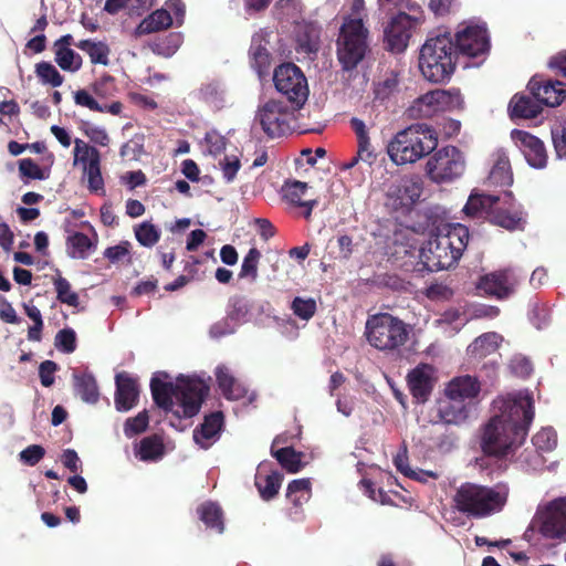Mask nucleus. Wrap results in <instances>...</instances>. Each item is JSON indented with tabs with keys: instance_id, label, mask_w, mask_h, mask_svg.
Wrapping results in <instances>:
<instances>
[{
	"instance_id": "obj_28",
	"label": "nucleus",
	"mask_w": 566,
	"mask_h": 566,
	"mask_svg": "<svg viewBox=\"0 0 566 566\" xmlns=\"http://www.w3.org/2000/svg\"><path fill=\"white\" fill-rule=\"evenodd\" d=\"M174 24V18L170 12L164 8L153 11L145 17L136 27L134 34L143 36L150 33L160 32L169 29Z\"/></svg>"
},
{
	"instance_id": "obj_46",
	"label": "nucleus",
	"mask_w": 566,
	"mask_h": 566,
	"mask_svg": "<svg viewBox=\"0 0 566 566\" xmlns=\"http://www.w3.org/2000/svg\"><path fill=\"white\" fill-rule=\"evenodd\" d=\"M84 176L87 180V188L91 192H104V179L101 172V159L88 160L84 166Z\"/></svg>"
},
{
	"instance_id": "obj_53",
	"label": "nucleus",
	"mask_w": 566,
	"mask_h": 566,
	"mask_svg": "<svg viewBox=\"0 0 566 566\" xmlns=\"http://www.w3.org/2000/svg\"><path fill=\"white\" fill-rule=\"evenodd\" d=\"M80 129L84 133V135L90 138V140L99 146H107L109 143V137L107 132L98 126L91 124L90 122H82L80 125Z\"/></svg>"
},
{
	"instance_id": "obj_54",
	"label": "nucleus",
	"mask_w": 566,
	"mask_h": 566,
	"mask_svg": "<svg viewBox=\"0 0 566 566\" xmlns=\"http://www.w3.org/2000/svg\"><path fill=\"white\" fill-rule=\"evenodd\" d=\"M74 157L75 160L85 166L88 160L101 159V154L95 147H92L82 139L76 138L74 140Z\"/></svg>"
},
{
	"instance_id": "obj_35",
	"label": "nucleus",
	"mask_w": 566,
	"mask_h": 566,
	"mask_svg": "<svg viewBox=\"0 0 566 566\" xmlns=\"http://www.w3.org/2000/svg\"><path fill=\"white\" fill-rule=\"evenodd\" d=\"M76 48L85 52L93 64H109V46L102 41H94L91 39L81 40L76 43Z\"/></svg>"
},
{
	"instance_id": "obj_3",
	"label": "nucleus",
	"mask_w": 566,
	"mask_h": 566,
	"mask_svg": "<svg viewBox=\"0 0 566 566\" xmlns=\"http://www.w3.org/2000/svg\"><path fill=\"white\" fill-rule=\"evenodd\" d=\"M469 238L468 227L461 223L438 226L420 251L421 263L430 272L453 266L462 256Z\"/></svg>"
},
{
	"instance_id": "obj_56",
	"label": "nucleus",
	"mask_w": 566,
	"mask_h": 566,
	"mask_svg": "<svg viewBox=\"0 0 566 566\" xmlns=\"http://www.w3.org/2000/svg\"><path fill=\"white\" fill-rule=\"evenodd\" d=\"M74 103L93 112L104 113L106 109L103 108V105L97 102L93 94L84 88L74 92Z\"/></svg>"
},
{
	"instance_id": "obj_4",
	"label": "nucleus",
	"mask_w": 566,
	"mask_h": 566,
	"mask_svg": "<svg viewBox=\"0 0 566 566\" xmlns=\"http://www.w3.org/2000/svg\"><path fill=\"white\" fill-rule=\"evenodd\" d=\"M438 146V135L427 124H413L399 130L387 145V154L397 166L413 164Z\"/></svg>"
},
{
	"instance_id": "obj_43",
	"label": "nucleus",
	"mask_w": 566,
	"mask_h": 566,
	"mask_svg": "<svg viewBox=\"0 0 566 566\" xmlns=\"http://www.w3.org/2000/svg\"><path fill=\"white\" fill-rule=\"evenodd\" d=\"M277 462L290 473H297L302 470V453L296 452L292 447H285L272 452Z\"/></svg>"
},
{
	"instance_id": "obj_12",
	"label": "nucleus",
	"mask_w": 566,
	"mask_h": 566,
	"mask_svg": "<svg viewBox=\"0 0 566 566\" xmlns=\"http://www.w3.org/2000/svg\"><path fill=\"white\" fill-rule=\"evenodd\" d=\"M293 112L281 101L270 99L258 111L263 132L270 138H277L291 132Z\"/></svg>"
},
{
	"instance_id": "obj_49",
	"label": "nucleus",
	"mask_w": 566,
	"mask_h": 566,
	"mask_svg": "<svg viewBox=\"0 0 566 566\" xmlns=\"http://www.w3.org/2000/svg\"><path fill=\"white\" fill-rule=\"evenodd\" d=\"M291 310L293 314L303 319L310 321L317 311V305L314 298H303L301 296H296L293 298L291 303Z\"/></svg>"
},
{
	"instance_id": "obj_52",
	"label": "nucleus",
	"mask_w": 566,
	"mask_h": 566,
	"mask_svg": "<svg viewBox=\"0 0 566 566\" xmlns=\"http://www.w3.org/2000/svg\"><path fill=\"white\" fill-rule=\"evenodd\" d=\"M54 286L56 292V298L64 304L76 307L78 305L77 293L71 290L70 282L62 276H57L54 280Z\"/></svg>"
},
{
	"instance_id": "obj_24",
	"label": "nucleus",
	"mask_w": 566,
	"mask_h": 566,
	"mask_svg": "<svg viewBox=\"0 0 566 566\" xmlns=\"http://www.w3.org/2000/svg\"><path fill=\"white\" fill-rule=\"evenodd\" d=\"M308 185L300 180L285 181L282 187L283 198L293 206L305 208L303 217L310 220L313 209L318 205L316 199L302 200Z\"/></svg>"
},
{
	"instance_id": "obj_57",
	"label": "nucleus",
	"mask_w": 566,
	"mask_h": 566,
	"mask_svg": "<svg viewBox=\"0 0 566 566\" xmlns=\"http://www.w3.org/2000/svg\"><path fill=\"white\" fill-rule=\"evenodd\" d=\"M45 455V449L40 444H31L19 453V460L29 467L36 465Z\"/></svg>"
},
{
	"instance_id": "obj_26",
	"label": "nucleus",
	"mask_w": 566,
	"mask_h": 566,
	"mask_svg": "<svg viewBox=\"0 0 566 566\" xmlns=\"http://www.w3.org/2000/svg\"><path fill=\"white\" fill-rule=\"evenodd\" d=\"M268 41L264 35L256 33L252 36L249 55L251 67L260 77L269 74L272 56L268 50Z\"/></svg>"
},
{
	"instance_id": "obj_37",
	"label": "nucleus",
	"mask_w": 566,
	"mask_h": 566,
	"mask_svg": "<svg viewBox=\"0 0 566 566\" xmlns=\"http://www.w3.org/2000/svg\"><path fill=\"white\" fill-rule=\"evenodd\" d=\"M182 41L181 32H170L164 36L156 38L149 46L153 53L163 57H170L178 51Z\"/></svg>"
},
{
	"instance_id": "obj_32",
	"label": "nucleus",
	"mask_w": 566,
	"mask_h": 566,
	"mask_svg": "<svg viewBox=\"0 0 566 566\" xmlns=\"http://www.w3.org/2000/svg\"><path fill=\"white\" fill-rule=\"evenodd\" d=\"M422 193V182L419 178H403L396 187L394 196L401 206L416 203Z\"/></svg>"
},
{
	"instance_id": "obj_58",
	"label": "nucleus",
	"mask_w": 566,
	"mask_h": 566,
	"mask_svg": "<svg viewBox=\"0 0 566 566\" xmlns=\"http://www.w3.org/2000/svg\"><path fill=\"white\" fill-rule=\"evenodd\" d=\"M223 91L218 82L203 84L199 90V96L206 103L219 104L222 102Z\"/></svg>"
},
{
	"instance_id": "obj_22",
	"label": "nucleus",
	"mask_w": 566,
	"mask_h": 566,
	"mask_svg": "<svg viewBox=\"0 0 566 566\" xmlns=\"http://www.w3.org/2000/svg\"><path fill=\"white\" fill-rule=\"evenodd\" d=\"M224 424L222 411L206 415L202 423L193 430V440L202 449L210 448L220 437Z\"/></svg>"
},
{
	"instance_id": "obj_63",
	"label": "nucleus",
	"mask_w": 566,
	"mask_h": 566,
	"mask_svg": "<svg viewBox=\"0 0 566 566\" xmlns=\"http://www.w3.org/2000/svg\"><path fill=\"white\" fill-rule=\"evenodd\" d=\"M275 9L279 11L280 19L294 18L301 11L300 0H279L275 3Z\"/></svg>"
},
{
	"instance_id": "obj_51",
	"label": "nucleus",
	"mask_w": 566,
	"mask_h": 566,
	"mask_svg": "<svg viewBox=\"0 0 566 566\" xmlns=\"http://www.w3.org/2000/svg\"><path fill=\"white\" fill-rule=\"evenodd\" d=\"M149 416L147 410L138 412L135 417L126 419L124 423V433L127 438L140 434L148 428Z\"/></svg>"
},
{
	"instance_id": "obj_25",
	"label": "nucleus",
	"mask_w": 566,
	"mask_h": 566,
	"mask_svg": "<svg viewBox=\"0 0 566 566\" xmlns=\"http://www.w3.org/2000/svg\"><path fill=\"white\" fill-rule=\"evenodd\" d=\"M481 390L478 378L470 375L459 376L450 380L444 389L446 396L465 402L467 399H474Z\"/></svg>"
},
{
	"instance_id": "obj_33",
	"label": "nucleus",
	"mask_w": 566,
	"mask_h": 566,
	"mask_svg": "<svg viewBox=\"0 0 566 566\" xmlns=\"http://www.w3.org/2000/svg\"><path fill=\"white\" fill-rule=\"evenodd\" d=\"M197 513L208 528L216 530L218 533L223 532V512L219 504L211 501L203 502L198 506Z\"/></svg>"
},
{
	"instance_id": "obj_36",
	"label": "nucleus",
	"mask_w": 566,
	"mask_h": 566,
	"mask_svg": "<svg viewBox=\"0 0 566 566\" xmlns=\"http://www.w3.org/2000/svg\"><path fill=\"white\" fill-rule=\"evenodd\" d=\"M165 454L163 438L158 434L145 437L139 442L136 455L142 461H157Z\"/></svg>"
},
{
	"instance_id": "obj_10",
	"label": "nucleus",
	"mask_w": 566,
	"mask_h": 566,
	"mask_svg": "<svg viewBox=\"0 0 566 566\" xmlns=\"http://www.w3.org/2000/svg\"><path fill=\"white\" fill-rule=\"evenodd\" d=\"M274 86L292 104L293 109L303 107L308 97L307 80L302 70L293 63H283L274 70Z\"/></svg>"
},
{
	"instance_id": "obj_34",
	"label": "nucleus",
	"mask_w": 566,
	"mask_h": 566,
	"mask_svg": "<svg viewBox=\"0 0 566 566\" xmlns=\"http://www.w3.org/2000/svg\"><path fill=\"white\" fill-rule=\"evenodd\" d=\"M74 388L76 394L87 403H96L99 398L98 386L92 374H81L74 376Z\"/></svg>"
},
{
	"instance_id": "obj_13",
	"label": "nucleus",
	"mask_w": 566,
	"mask_h": 566,
	"mask_svg": "<svg viewBox=\"0 0 566 566\" xmlns=\"http://www.w3.org/2000/svg\"><path fill=\"white\" fill-rule=\"evenodd\" d=\"M520 281L514 268H504L481 276L476 287L488 296L505 300L515 293Z\"/></svg>"
},
{
	"instance_id": "obj_44",
	"label": "nucleus",
	"mask_w": 566,
	"mask_h": 566,
	"mask_svg": "<svg viewBox=\"0 0 566 566\" xmlns=\"http://www.w3.org/2000/svg\"><path fill=\"white\" fill-rule=\"evenodd\" d=\"M138 243L145 248H153L160 240V230L150 221H144L134 228Z\"/></svg>"
},
{
	"instance_id": "obj_2",
	"label": "nucleus",
	"mask_w": 566,
	"mask_h": 566,
	"mask_svg": "<svg viewBox=\"0 0 566 566\" xmlns=\"http://www.w3.org/2000/svg\"><path fill=\"white\" fill-rule=\"evenodd\" d=\"M168 378L165 371L153 376L150 391L154 402L163 410L172 412L179 421L198 415L209 394V385L197 376L180 375L176 384L166 381Z\"/></svg>"
},
{
	"instance_id": "obj_47",
	"label": "nucleus",
	"mask_w": 566,
	"mask_h": 566,
	"mask_svg": "<svg viewBox=\"0 0 566 566\" xmlns=\"http://www.w3.org/2000/svg\"><path fill=\"white\" fill-rule=\"evenodd\" d=\"M260 259L261 252L256 248H251L242 261L239 277L249 279L250 282H255L259 276L258 265Z\"/></svg>"
},
{
	"instance_id": "obj_40",
	"label": "nucleus",
	"mask_w": 566,
	"mask_h": 566,
	"mask_svg": "<svg viewBox=\"0 0 566 566\" xmlns=\"http://www.w3.org/2000/svg\"><path fill=\"white\" fill-rule=\"evenodd\" d=\"M312 484L310 479H297L289 483L286 497L294 506H302L311 497Z\"/></svg>"
},
{
	"instance_id": "obj_30",
	"label": "nucleus",
	"mask_w": 566,
	"mask_h": 566,
	"mask_svg": "<svg viewBox=\"0 0 566 566\" xmlns=\"http://www.w3.org/2000/svg\"><path fill=\"white\" fill-rule=\"evenodd\" d=\"M216 378H217L218 387L220 388V390L226 399L239 400L245 396L247 389L230 373L228 367H226V366L217 367Z\"/></svg>"
},
{
	"instance_id": "obj_61",
	"label": "nucleus",
	"mask_w": 566,
	"mask_h": 566,
	"mask_svg": "<svg viewBox=\"0 0 566 566\" xmlns=\"http://www.w3.org/2000/svg\"><path fill=\"white\" fill-rule=\"evenodd\" d=\"M552 139L556 156L560 159H566V123L552 129Z\"/></svg>"
},
{
	"instance_id": "obj_5",
	"label": "nucleus",
	"mask_w": 566,
	"mask_h": 566,
	"mask_svg": "<svg viewBox=\"0 0 566 566\" xmlns=\"http://www.w3.org/2000/svg\"><path fill=\"white\" fill-rule=\"evenodd\" d=\"M457 50L450 33L428 38L420 49L419 69L426 80L443 83L452 76L457 65Z\"/></svg>"
},
{
	"instance_id": "obj_15",
	"label": "nucleus",
	"mask_w": 566,
	"mask_h": 566,
	"mask_svg": "<svg viewBox=\"0 0 566 566\" xmlns=\"http://www.w3.org/2000/svg\"><path fill=\"white\" fill-rule=\"evenodd\" d=\"M417 104L424 116H431L438 112L463 108V97L459 88L433 90L417 99Z\"/></svg>"
},
{
	"instance_id": "obj_6",
	"label": "nucleus",
	"mask_w": 566,
	"mask_h": 566,
	"mask_svg": "<svg viewBox=\"0 0 566 566\" xmlns=\"http://www.w3.org/2000/svg\"><path fill=\"white\" fill-rule=\"evenodd\" d=\"M506 500L505 493L493 488L465 482L455 490L452 505L468 518L479 520L500 512Z\"/></svg>"
},
{
	"instance_id": "obj_8",
	"label": "nucleus",
	"mask_w": 566,
	"mask_h": 566,
	"mask_svg": "<svg viewBox=\"0 0 566 566\" xmlns=\"http://www.w3.org/2000/svg\"><path fill=\"white\" fill-rule=\"evenodd\" d=\"M369 31L361 18H344L337 38V59L343 69L350 71L365 57Z\"/></svg>"
},
{
	"instance_id": "obj_64",
	"label": "nucleus",
	"mask_w": 566,
	"mask_h": 566,
	"mask_svg": "<svg viewBox=\"0 0 566 566\" xmlns=\"http://www.w3.org/2000/svg\"><path fill=\"white\" fill-rule=\"evenodd\" d=\"M205 142L209 154L219 155L226 149V139L217 132H208L205 136Z\"/></svg>"
},
{
	"instance_id": "obj_55",
	"label": "nucleus",
	"mask_w": 566,
	"mask_h": 566,
	"mask_svg": "<svg viewBox=\"0 0 566 566\" xmlns=\"http://www.w3.org/2000/svg\"><path fill=\"white\" fill-rule=\"evenodd\" d=\"M55 347L65 353L71 354L76 349V334L72 328H63L55 336Z\"/></svg>"
},
{
	"instance_id": "obj_59",
	"label": "nucleus",
	"mask_w": 566,
	"mask_h": 566,
	"mask_svg": "<svg viewBox=\"0 0 566 566\" xmlns=\"http://www.w3.org/2000/svg\"><path fill=\"white\" fill-rule=\"evenodd\" d=\"M19 171L22 177L36 180L45 179L44 171L31 158H23L19 161Z\"/></svg>"
},
{
	"instance_id": "obj_9",
	"label": "nucleus",
	"mask_w": 566,
	"mask_h": 566,
	"mask_svg": "<svg viewBox=\"0 0 566 566\" xmlns=\"http://www.w3.org/2000/svg\"><path fill=\"white\" fill-rule=\"evenodd\" d=\"M463 212L471 218L489 220L492 224L509 231L523 230L524 227L522 213L501 208L499 196L471 193Z\"/></svg>"
},
{
	"instance_id": "obj_21",
	"label": "nucleus",
	"mask_w": 566,
	"mask_h": 566,
	"mask_svg": "<svg viewBox=\"0 0 566 566\" xmlns=\"http://www.w3.org/2000/svg\"><path fill=\"white\" fill-rule=\"evenodd\" d=\"M432 367L420 364L407 376L408 387L417 402H426L433 389Z\"/></svg>"
},
{
	"instance_id": "obj_23",
	"label": "nucleus",
	"mask_w": 566,
	"mask_h": 566,
	"mask_svg": "<svg viewBox=\"0 0 566 566\" xmlns=\"http://www.w3.org/2000/svg\"><path fill=\"white\" fill-rule=\"evenodd\" d=\"M115 408L117 411H128L133 409L139 398V388L136 379L126 373L117 374L115 377Z\"/></svg>"
},
{
	"instance_id": "obj_39",
	"label": "nucleus",
	"mask_w": 566,
	"mask_h": 566,
	"mask_svg": "<svg viewBox=\"0 0 566 566\" xmlns=\"http://www.w3.org/2000/svg\"><path fill=\"white\" fill-rule=\"evenodd\" d=\"M502 337L497 333H485L476 337L470 345L472 355L479 358L486 357L497 350Z\"/></svg>"
},
{
	"instance_id": "obj_18",
	"label": "nucleus",
	"mask_w": 566,
	"mask_h": 566,
	"mask_svg": "<svg viewBox=\"0 0 566 566\" xmlns=\"http://www.w3.org/2000/svg\"><path fill=\"white\" fill-rule=\"evenodd\" d=\"M511 137L523 153L530 166L541 169L547 164V153L544 143L528 132L514 129Z\"/></svg>"
},
{
	"instance_id": "obj_48",
	"label": "nucleus",
	"mask_w": 566,
	"mask_h": 566,
	"mask_svg": "<svg viewBox=\"0 0 566 566\" xmlns=\"http://www.w3.org/2000/svg\"><path fill=\"white\" fill-rule=\"evenodd\" d=\"M92 93L98 98H109L117 93L116 80L109 74H104L91 84Z\"/></svg>"
},
{
	"instance_id": "obj_20",
	"label": "nucleus",
	"mask_w": 566,
	"mask_h": 566,
	"mask_svg": "<svg viewBox=\"0 0 566 566\" xmlns=\"http://www.w3.org/2000/svg\"><path fill=\"white\" fill-rule=\"evenodd\" d=\"M469 416V406L446 396V398L437 401L436 419H432V429L443 424H460L467 420Z\"/></svg>"
},
{
	"instance_id": "obj_50",
	"label": "nucleus",
	"mask_w": 566,
	"mask_h": 566,
	"mask_svg": "<svg viewBox=\"0 0 566 566\" xmlns=\"http://www.w3.org/2000/svg\"><path fill=\"white\" fill-rule=\"evenodd\" d=\"M537 451L549 452L557 446V434L553 428H543L532 438Z\"/></svg>"
},
{
	"instance_id": "obj_31",
	"label": "nucleus",
	"mask_w": 566,
	"mask_h": 566,
	"mask_svg": "<svg viewBox=\"0 0 566 566\" xmlns=\"http://www.w3.org/2000/svg\"><path fill=\"white\" fill-rule=\"evenodd\" d=\"M509 108L512 118L531 119L542 113L543 104L531 96L516 94L512 97Z\"/></svg>"
},
{
	"instance_id": "obj_17",
	"label": "nucleus",
	"mask_w": 566,
	"mask_h": 566,
	"mask_svg": "<svg viewBox=\"0 0 566 566\" xmlns=\"http://www.w3.org/2000/svg\"><path fill=\"white\" fill-rule=\"evenodd\" d=\"M527 88L532 96L548 107L559 106L566 98V84L557 80H546L541 75H534Z\"/></svg>"
},
{
	"instance_id": "obj_38",
	"label": "nucleus",
	"mask_w": 566,
	"mask_h": 566,
	"mask_svg": "<svg viewBox=\"0 0 566 566\" xmlns=\"http://www.w3.org/2000/svg\"><path fill=\"white\" fill-rule=\"evenodd\" d=\"M282 481L283 475L277 471L266 475L261 473L255 475V486L264 501H270L277 495Z\"/></svg>"
},
{
	"instance_id": "obj_41",
	"label": "nucleus",
	"mask_w": 566,
	"mask_h": 566,
	"mask_svg": "<svg viewBox=\"0 0 566 566\" xmlns=\"http://www.w3.org/2000/svg\"><path fill=\"white\" fill-rule=\"evenodd\" d=\"M67 254L73 259H86L93 247L91 239L83 232H75L66 240Z\"/></svg>"
},
{
	"instance_id": "obj_1",
	"label": "nucleus",
	"mask_w": 566,
	"mask_h": 566,
	"mask_svg": "<svg viewBox=\"0 0 566 566\" xmlns=\"http://www.w3.org/2000/svg\"><path fill=\"white\" fill-rule=\"evenodd\" d=\"M495 403L500 413L484 426L481 449L486 455L503 458L524 443L534 419V400L528 391H518Z\"/></svg>"
},
{
	"instance_id": "obj_19",
	"label": "nucleus",
	"mask_w": 566,
	"mask_h": 566,
	"mask_svg": "<svg viewBox=\"0 0 566 566\" xmlns=\"http://www.w3.org/2000/svg\"><path fill=\"white\" fill-rule=\"evenodd\" d=\"M410 36V15L400 12L390 20L385 29L386 49L394 53H401L407 49Z\"/></svg>"
},
{
	"instance_id": "obj_42",
	"label": "nucleus",
	"mask_w": 566,
	"mask_h": 566,
	"mask_svg": "<svg viewBox=\"0 0 566 566\" xmlns=\"http://www.w3.org/2000/svg\"><path fill=\"white\" fill-rule=\"evenodd\" d=\"M54 61L63 70L76 72L82 67V56L71 48L53 49Z\"/></svg>"
},
{
	"instance_id": "obj_7",
	"label": "nucleus",
	"mask_w": 566,
	"mask_h": 566,
	"mask_svg": "<svg viewBox=\"0 0 566 566\" xmlns=\"http://www.w3.org/2000/svg\"><path fill=\"white\" fill-rule=\"evenodd\" d=\"M411 327L390 313L369 315L365 325L368 344L385 353H399L410 338Z\"/></svg>"
},
{
	"instance_id": "obj_27",
	"label": "nucleus",
	"mask_w": 566,
	"mask_h": 566,
	"mask_svg": "<svg viewBox=\"0 0 566 566\" xmlns=\"http://www.w3.org/2000/svg\"><path fill=\"white\" fill-rule=\"evenodd\" d=\"M350 127L357 139V155L368 167H371L377 160V153L371 145L369 132L364 120L357 117L350 119Z\"/></svg>"
},
{
	"instance_id": "obj_14",
	"label": "nucleus",
	"mask_w": 566,
	"mask_h": 566,
	"mask_svg": "<svg viewBox=\"0 0 566 566\" xmlns=\"http://www.w3.org/2000/svg\"><path fill=\"white\" fill-rule=\"evenodd\" d=\"M535 523L545 538L566 541V497L552 501L537 513Z\"/></svg>"
},
{
	"instance_id": "obj_62",
	"label": "nucleus",
	"mask_w": 566,
	"mask_h": 566,
	"mask_svg": "<svg viewBox=\"0 0 566 566\" xmlns=\"http://www.w3.org/2000/svg\"><path fill=\"white\" fill-rule=\"evenodd\" d=\"M430 448L440 452H448L454 447L455 438L451 433L442 432L439 436L428 437Z\"/></svg>"
},
{
	"instance_id": "obj_45",
	"label": "nucleus",
	"mask_w": 566,
	"mask_h": 566,
	"mask_svg": "<svg viewBox=\"0 0 566 566\" xmlns=\"http://www.w3.org/2000/svg\"><path fill=\"white\" fill-rule=\"evenodd\" d=\"M35 74L44 85L59 87L63 84L64 77L60 74L56 67L50 62H39L35 64Z\"/></svg>"
},
{
	"instance_id": "obj_60",
	"label": "nucleus",
	"mask_w": 566,
	"mask_h": 566,
	"mask_svg": "<svg viewBox=\"0 0 566 566\" xmlns=\"http://www.w3.org/2000/svg\"><path fill=\"white\" fill-rule=\"evenodd\" d=\"M222 176L227 182H232L241 167L240 159L237 156H224L219 161Z\"/></svg>"
},
{
	"instance_id": "obj_11",
	"label": "nucleus",
	"mask_w": 566,
	"mask_h": 566,
	"mask_svg": "<svg viewBox=\"0 0 566 566\" xmlns=\"http://www.w3.org/2000/svg\"><path fill=\"white\" fill-rule=\"evenodd\" d=\"M464 169L463 155L455 146H446L436 150L426 164L428 177L437 184L459 178Z\"/></svg>"
},
{
	"instance_id": "obj_16",
	"label": "nucleus",
	"mask_w": 566,
	"mask_h": 566,
	"mask_svg": "<svg viewBox=\"0 0 566 566\" xmlns=\"http://www.w3.org/2000/svg\"><path fill=\"white\" fill-rule=\"evenodd\" d=\"M453 42L457 50V57L459 55L478 57L488 53L490 49L486 29L479 25L467 27L457 32Z\"/></svg>"
},
{
	"instance_id": "obj_29",
	"label": "nucleus",
	"mask_w": 566,
	"mask_h": 566,
	"mask_svg": "<svg viewBox=\"0 0 566 566\" xmlns=\"http://www.w3.org/2000/svg\"><path fill=\"white\" fill-rule=\"evenodd\" d=\"M488 187H510L513 184V172L509 157L499 154L491 171L484 181Z\"/></svg>"
}]
</instances>
